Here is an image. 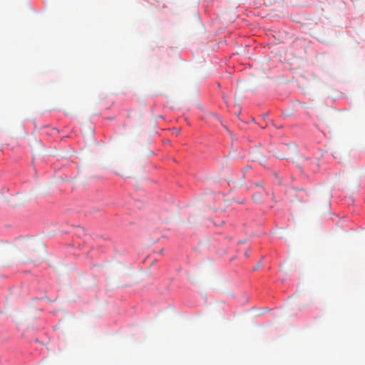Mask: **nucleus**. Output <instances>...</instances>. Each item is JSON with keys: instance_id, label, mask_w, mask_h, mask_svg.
Masks as SVG:
<instances>
[{"instance_id": "nucleus-1", "label": "nucleus", "mask_w": 365, "mask_h": 365, "mask_svg": "<svg viewBox=\"0 0 365 365\" xmlns=\"http://www.w3.org/2000/svg\"><path fill=\"white\" fill-rule=\"evenodd\" d=\"M180 132V128H174L173 129V133H175V135H178Z\"/></svg>"}, {"instance_id": "nucleus-2", "label": "nucleus", "mask_w": 365, "mask_h": 365, "mask_svg": "<svg viewBox=\"0 0 365 365\" xmlns=\"http://www.w3.org/2000/svg\"><path fill=\"white\" fill-rule=\"evenodd\" d=\"M255 200H257V201H259V200H260V199H259V198H258V196H257V195H256V199H255Z\"/></svg>"}]
</instances>
